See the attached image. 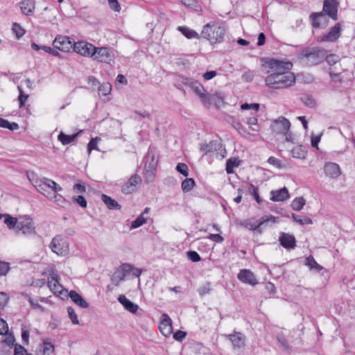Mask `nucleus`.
<instances>
[{
  "label": "nucleus",
  "mask_w": 355,
  "mask_h": 355,
  "mask_svg": "<svg viewBox=\"0 0 355 355\" xmlns=\"http://www.w3.org/2000/svg\"><path fill=\"white\" fill-rule=\"evenodd\" d=\"M266 65L270 70L266 79V85L272 89H283L292 86L295 83V75L290 72L292 62L276 59H269Z\"/></svg>",
  "instance_id": "obj_1"
},
{
  "label": "nucleus",
  "mask_w": 355,
  "mask_h": 355,
  "mask_svg": "<svg viewBox=\"0 0 355 355\" xmlns=\"http://www.w3.org/2000/svg\"><path fill=\"white\" fill-rule=\"evenodd\" d=\"M28 178L34 187L42 194L50 200H52L51 191L58 193L62 191V188L55 181L47 178H39L34 172L28 174Z\"/></svg>",
  "instance_id": "obj_2"
},
{
  "label": "nucleus",
  "mask_w": 355,
  "mask_h": 355,
  "mask_svg": "<svg viewBox=\"0 0 355 355\" xmlns=\"http://www.w3.org/2000/svg\"><path fill=\"white\" fill-rule=\"evenodd\" d=\"M144 180L146 183L153 182L156 176L158 154L154 147L150 146L144 157Z\"/></svg>",
  "instance_id": "obj_3"
},
{
  "label": "nucleus",
  "mask_w": 355,
  "mask_h": 355,
  "mask_svg": "<svg viewBox=\"0 0 355 355\" xmlns=\"http://www.w3.org/2000/svg\"><path fill=\"white\" fill-rule=\"evenodd\" d=\"M226 30L216 22H210L203 26L201 36L211 44L220 43L223 41Z\"/></svg>",
  "instance_id": "obj_4"
},
{
  "label": "nucleus",
  "mask_w": 355,
  "mask_h": 355,
  "mask_svg": "<svg viewBox=\"0 0 355 355\" xmlns=\"http://www.w3.org/2000/svg\"><path fill=\"white\" fill-rule=\"evenodd\" d=\"M326 57V50L323 48L313 47L303 49L299 58L310 65H315L322 62Z\"/></svg>",
  "instance_id": "obj_5"
},
{
  "label": "nucleus",
  "mask_w": 355,
  "mask_h": 355,
  "mask_svg": "<svg viewBox=\"0 0 355 355\" xmlns=\"http://www.w3.org/2000/svg\"><path fill=\"white\" fill-rule=\"evenodd\" d=\"M268 223H276V218L273 216H264L258 222L252 223L251 219H248L241 222L239 225L261 234L263 232L262 227Z\"/></svg>",
  "instance_id": "obj_6"
},
{
  "label": "nucleus",
  "mask_w": 355,
  "mask_h": 355,
  "mask_svg": "<svg viewBox=\"0 0 355 355\" xmlns=\"http://www.w3.org/2000/svg\"><path fill=\"white\" fill-rule=\"evenodd\" d=\"M51 250L60 256H65L69 251L67 239L62 235H56L50 243Z\"/></svg>",
  "instance_id": "obj_7"
},
{
  "label": "nucleus",
  "mask_w": 355,
  "mask_h": 355,
  "mask_svg": "<svg viewBox=\"0 0 355 355\" xmlns=\"http://www.w3.org/2000/svg\"><path fill=\"white\" fill-rule=\"evenodd\" d=\"M17 229L25 236L36 234L35 227L33 219L28 216L19 217Z\"/></svg>",
  "instance_id": "obj_8"
},
{
  "label": "nucleus",
  "mask_w": 355,
  "mask_h": 355,
  "mask_svg": "<svg viewBox=\"0 0 355 355\" xmlns=\"http://www.w3.org/2000/svg\"><path fill=\"white\" fill-rule=\"evenodd\" d=\"M113 57L112 51L107 47H96L92 51V58L101 62H108Z\"/></svg>",
  "instance_id": "obj_9"
},
{
  "label": "nucleus",
  "mask_w": 355,
  "mask_h": 355,
  "mask_svg": "<svg viewBox=\"0 0 355 355\" xmlns=\"http://www.w3.org/2000/svg\"><path fill=\"white\" fill-rule=\"evenodd\" d=\"M180 79L184 85L189 86L201 98L204 99L207 98L206 91L203 85L198 81L184 76H181Z\"/></svg>",
  "instance_id": "obj_10"
},
{
  "label": "nucleus",
  "mask_w": 355,
  "mask_h": 355,
  "mask_svg": "<svg viewBox=\"0 0 355 355\" xmlns=\"http://www.w3.org/2000/svg\"><path fill=\"white\" fill-rule=\"evenodd\" d=\"M53 46L55 49L64 52H69L72 48H73V44H72L69 37L61 35L56 36L53 42Z\"/></svg>",
  "instance_id": "obj_11"
},
{
  "label": "nucleus",
  "mask_w": 355,
  "mask_h": 355,
  "mask_svg": "<svg viewBox=\"0 0 355 355\" xmlns=\"http://www.w3.org/2000/svg\"><path fill=\"white\" fill-rule=\"evenodd\" d=\"M73 49L75 52L81 55L92 58L94 45L85 41H79L73 44Z\"/></svg>",
  "instance_id": "obj_12"
},
{
  "label": "nucleus",
  "mask_w": 355,
  "mask_h": 355,
  "mask_svg": "<svg viewBox=\"0 0 355 355\" xmlns=\"http://www.w3.org/2000/svg\"><path fill=\"white\" fill-rule=\"evenodd\" d=\"M218 150H221V152L225 153V148L223 146L222 143L216 140L211 141L208 144H202L200 146V151L203 153L204 155L216 153Z\"/></svg>",
  "instance_id": "obj_13"
},
{
  "label": "nucleus",
  "mask_w": 355,
  "mask_h": 355,
  "mask_svg": "<svg viewBox=\"0 0 355 355\" xmlns=\"http://www.w3.org/2000/svg\"><path fill=\"white\" fill-rule=\"evenodd\" d=\"M327 15L323 12H313L310 15L311 24L314 28H324L328 24Z\"/></svg>",
  "instance_id": "obj_14"
},
{
  "label": "nucleus",
  "mask_w": 355,
  "mask_h": 355,
  "mask_svg": "<svg viewBox=\"0 0 355 355\" xmlns=\"http://www.w3.org/2000/svg\"><path fill=\"white\" fill-rule=\"evenodd\" d=\"M141 182V178L137 174L132 175L129 180L122 187L121 191L125 194H130L137 190V186Z\"/></svg>",
  "instance_id": "obj_15"
},
{
  "label": "nucleus",
  "mask_w": 355,
  "mask_h": 355,
  "mask_svg": "<svg viewBox=\"0 0 355 355\" xmlns=\"http://www.w3.org/2000/svg\"><path fill=\"white\" fill-rule=\"evenodd\" d=\"M334 20L338 19V2L336 0H324L322 11Z\"/></svg>",
  "instance_id": "obj_16"
},
{
  "label": "nucleus",
  "mask_w": 355,
  "mask_h": 355,
  "mask_svg": "<svg viewBox=\"0 0 355 355\" xmlns=\"http://www.w3.org/2000/svg\"><path fill=\"white\" fill-rule=\"evenodd\" d=\"M323 169L326 177L331 179H337L341 175L340 168L339 165L335 162H326Z\"/></svg>",
  "instance_id": "obj_17"
},
{
  "label": "nucleus",
  "mask_w": 355,
  "mask_h": 355,
  "mask_svg": "<svg viewBox=\"0 0 355 355\" xmlns=\"http://www.w3.org/2000/svg\"><path fill=\"white\" fill-rule=\"evenodd\" d=\"M232 343L234 349H240L245 345V336L241 332L234 331L232 334L225 335Z\"/></svg>",
  "instance_id": "obj_18"
},
{
  "label": "nucleus",
  "mask_w": 355,
  "mask_h": 355,
  "mask_svg": "<svg viewBox=\"0 0 355 355\" xmlns=\"http://www.w3.org/2000/svg\"><path fill=\"white\" fill-rule=\"evenodd\" d=\"M290 121L283 116L275 120L272 125V129L273 132H276L277 134H282L283 132H288V130L290 129Z\"/></svg>",
  "instance_id": "obj_19"
},
{
  "label": "nucleus",
  "mask_w": 355,
  "mask_h": 355,
  "mask_svg": "<svg viewBox=\"0 0 355 355\" xmlns=\"http://www.w3.org/2000/svg\"><path fill=\"white\" fill-rule=\"evenodd\" d=\"M237 278L243 283L255 286L258 281L254 273L248 269H242L237 275Z\"/></svg>",
  "instance_id": "obj_20"
},
{
  "label": "nucleus",
  "mask_w": 355,
  "mask_h": 355,
  "mask_svg": "<svg viewBox=\"0 0 355 355\" xmlns=\"http://www.w3.org/2000/svg\"><path fill=\"white\" fill-rule=\"evenodd\" d=\"M280 245L287 250L294 249L296 246V239L293 234L281 232L279 236Z\"/></svg>",
  "instance_id": "obj_21"
},
{
  "label": "nucleus",
  "mask_w": 355,
  "mask_h": 355,
  "mask_svg": "<svg viewBox=\"0 0 355 355\" xmlns=\"http://www.w3.org/2000/svg\"><path fill=\"white\" fill-rule=\"evenodd\" d=\"M171 324L172 321L169 316L166 313H163L159 325V329L162 335L167 337L171 334L173 330Z\"/></svg>",
  "instance_id": "obj_22"
},
{
  "label": "nucleus",
  "mask_w": 355,
  "mask_h": 355,
  "mask_svg": "<svg viewBox=\"0 0 355 355\" xmlns=\"http://www.w3.org/2000/svg\"><path fill=\"white\" fill-rule=\"evenodd\" d=\"M341 25L337 23L331 27L328 33L324 35L320 41L322 42H335L340 37Z\"/></svg>",
  "instance_id": "obj_23"
},
{
  "label": "nucleus",
  "mask_w": 355,
  "mask_h": 355,
  "mask_svg": "<svg viewBox=\"0 0 355 355\" xmlns=\"http://www.w3.org/2000/svg\"><path fill=\"white\" fill-rule=\"evenodd\" d=\"M47 286L54 293H61L63 288L62 286L59 282V276L54 272L51 274L48 278Z\"/></svg>",
  "instance_id": "obj_24"
},
{
  "label": "nucleus",
  "mask_w": 355,
  "mask_h": 355,
  "mask_svg": "<svg viewBox=\"0 0 355 355\" xmlns=\"http://www.w3.org/2000/svg\"><path fill=\"white\" fill-rule=\"evenodd\" d=\"M270 200L274 202L284 201L290 198L288 189L286 187L279 190L271 191Z\"/></svg>",
  "instance_id": "obj_25"
},
{
  "label": "nucleus",
  "mask_w": 355,
  "mask_h": 355,
  "mask_svg": "<svg viewBox=\"0 0 355 355\" xmlns=\"http://www.w3.org/2000/svg\"><path fill=\"white\" fill-rule=\"evenodd\" d=\"M118 301L123 306L125 310L132 313H135L139 309L137 304L128 300L125 295H119Z\"/></svg>",
  "instance_id": "obj_26"
},
{
  "label": "nucleus",
  "mask_w": 355,
  "mask_h": 355,
  "mask_svg": "<svg viewBox=\"0 0 355 355\" xmlns=\"http://www.w3.org/2000/svg\"><path fill=\"white\" fill-rule=\"evenodd\" d=\"M69 296L76 304L81 308L87 309L89 307V304L76 291H71L69 293Z\"/></svg>",
  "instance_id": "obj_27"
},
{
  "label": "nucleus",
  "mask_w": 355,
  "mask_h": 355,
  "mask_svg": "<svg viewBox=\"0 0 355 355\" xmlns=\"http://www.w3.org/2000/svg\"><path fill=\"white\" fill-rule=\"evenodd\" d=\"M20 9L23 14L31 15L35 10L34 0H23L20 3Z\"/></svg>",
  "instance_id": "obj_28"
},
{
  "label": "nucleus",
  "mask_w": 355,
  "mask_h": 355,
  "mask_svg": "<svg viewBox=\"0 0 355 355\" xmlns=\"http://www.w3.org/2000/svg\"><path fill=\"white\" fill-rule=\"evenodd\" d=\"M82 132V130H80V132H77V133H75V134H73V135H66L64 134V132H61L58 136V139L63 144V145H68L70 143H71L72 141H73L78 136V135L80 133Z\"/></svg>",
  "instance_id": "obj_29"
},
{
  "label": "nucleus",
  "mask_w": 355,
  "mask_h": 355,
  "mask_svg": "<svg viewBox=\"0 0 355 355\" xmlns=\"http://www.w3.org/2000/svg\"><path fill=\"white\" fill-rule=\"evenodd\" d=\"M102 200L109 209L120 210L121 208L117 201L105 194L102 195Z\"/></svg>",
  "instance_id": "obj_30"
},
{
  "label": "nucleus",
  "mask_w": 355,
  "mask_h": 355,
  "mask_svg": "<svg viewBox=\"0 0 355 355\" xmlns=\"http://www.w3.org/2000/svg\"><path fill=\"white\" fill-rule=\"evenodd\" d=\"M178 29L182 33V35H184L188 39H192V38H196L198 39L200 37L199 34L186 26H179Z\"/></svg>",
  "instance_id": "obj_31"
},
{
  "label": "nucleus",
  "mask_w": 355,
  "mask_h": 355,
  "mask_svg": "<svg viewBox=\"0 0 355 355\" xmlns=\"http://www.w3.org/2000/svg\"><path fill=\"white\" fill-rule=\"evenodd\" d=\"M305 265L309 266L311 270H315L318 272L323 270V267L318 264L316 261L314 259L313 257L310 255L306 258Z\"/></svg>",
  "instance_id": "obj_32"
},
{
  "label": "nucleus",
  "mask_w": 355,
  "mask_h": 355,
  "mask_svg": "<svg viewBox=\"0 0 355 355\" xmlns=\"http://www.w3.org/2000/svg\"><path fill=\"white\" fill-rule=\"evenodd\" d=\"M240 161L238 158L231 157L226 162L225 170L227 174H231L234 172L233 168L239 166Z\"/></svg>",
  "instance_id": "obj_33"
},
{
  "label": "nucleus",
  "mask_w": 355,
  "mask_h": 355,
  "mask_svg": "<svg viewBox=\"0 0 355 355\" xmlns=\"http://www.w3.org/2000/svg\"><path fill=\"white\" fill-rule=\"evenodd\" d=\"M52 197V200H53L58 205L65 207L67 205L69 204L68 201L60 194L58 193H53L50 195Z\"/></svg>",
  "instance_id": "obj_34"
},
{
  "label": "nucleus",
  "mask_w": 355,
  "mask_h": 355,
  "mask_svg": "<svg viewBox=\"0 0 355 355\" xmlns=\"http://www.w3.org/2000/svg\"><path fill=\"white\" fill-rule=\"evenodd\" d=\"M19 219L11 216L10 214H5L4 223L9 229L17 227Z\"/></svg>",
  "instance_id": "obj_35"
},
{
  "label": "nucleus",
  "mask_w": 355,
  "mask_h": 355,
  "mask_svg": "<svg viewBox=\"0 0 355 355\" xmlns=\"http://www.w3.org/2000/svg\"><path fill=\"white\" fill-rule=\"evenodd\" d=\"M306 202L303 197L295 198L291 202V207L295 211H300Z\"/></svg>",
  "instance_id": "obj_36"
},
{
  "label": "nucleus",
  "mask_w": 355,
  "mask_h": 355,
  "mask_svg": "<svg viewBox=\"0 0 355 355\" xmlns=\"http://www.w3.org/2000/svg\"><path fill=\"white\" fill-rule=\"evenodd\" d=\"M196 183L193 178H186L182 181L181 187L183 192L187 193L190 191L195 186Z\"/></svg>",
  "instance_id": "obj_37"
},
{
  "label": "nucleus",
  "mask_w": 355,
  "mask_h": 355,
  "mask_svg": "<svg viewBox=\"0 0 355 355\" xmlns=\"http://www.w3.org/2000/svg\"><path fill=\"white\" fill-rule=\"evenodd\" d=\"M293 219L300 225H311L313 223L311 218L307 216L301 217L295 214H292Z\"/></svg>",
  "instance_id": "obj_38"
},
{
  "label": "nucleus",
  "mask_w": 355,
  "mask_h": 355,
  "mask_svg": "<svg viewBox=\"0 0 355 355\" xmlns=\"http://www.w3.org/2000/svg\"><path fill=\"white\" fill-rule=\"evenodd\" d=\"M146 223V218L143 214H140L135 220L131 223V229H135L141 227Z\"/></svg>",
  "instance_id": "obj_39"
},
{
  "label": "nucleus",
  "mask_w": 355,
  "mask_h": 355,
  "mask_svg": "<svg viewBox=\"0 0 355 355\" xmlns=\"http://www.w3.org/2000/svg\"><path fill=\"white\" fill-rule=\"evenodd\" d=\"M12 30L17 39L21 38L26 33L25 30L17 23H13Z\"/></svg>",
  "instance_id": "obj_40"
},
{
  "label": "nucleus",
  "mask_w": 355,
  "mask_h": 355,
  "mask_svg": "<svg viewBox=\"0 0 355 355\" xmlns=\"http://www.w3.org/2000/svg\"><path fill=\"white\" fill-rule=\"evenodd\" d=\"M112 90V86L110 84L106 83H103L102 85H99L98 86V92L99 94H101L103 96L108 95Z\"/></svg>",
  "instance_id": "obj_41"
},
{
  "label": "nucleus",
  "mask_w": 355,
  "mask_h": 355,
  "mask_svg": "<svg viewBox=\"0 0 355 355\" xmlns=\"http://www.w3.org/2000/svg\"><path fill=\"white\" fill-rule=\"evenodd\" d=\"M17 89L19 92V95L18 96V101L19 102V107L21 108L24 105V103L26 101V100L28 99V95L24 93V92L21 86H18Z\"/></svg>",
  "instance_id": "obj_42"
},
{
  "label": "nucleus",
  "mask_w": 355,
  "mask_h": 355,
  "mask_svg": "<svg viewBox=\"0 0 355 355\" xmlns=\"http://www.w3.org/2000/svg\"><path fill=\"white\" fill-rule=\"evenodd\" d=\"M302 101L304 105L310 107H313L315 105V101L313 98L308 94H304L301 98Z\"/></svg>",
  "instance_id": "obj_43"
},
{
  "label": "nucleus",
  "mask_w": 355,
  "mask_h": 355,
  "mask_svg": "<svg viewBox=\"0 0 355 355\" xmlns=\"http://www.w3.org/2000/svg\"><path fill=\"white\" fill-rule=\"evenodd\" d=\"M67 313H68L69 318H70L71 322L73 324H78L79 320L78 318V315L75 312V310L72 307L69 306L67 308Z\"/></svg>",
  "instance_id": "obj_44"
},
{
  "label": "nucleus",
  "mask_w": 355,
  "mask_h": 355,
  "mask_svg": "<svg viewBox=\"0 0 355 355\" xmlns=\"http://www.w3.org/2000/svg\"><path fill=\"white\" fill-rule=\"evenodd\" d=\"M268 163L279 169L283 168L284 167V165L282 164L280 159L272 156L268 159Z\"/></svg>",
  "instance_id": "obj_45"
},
{
  "label": "nucleus",
  "mask_w": 355,
  "mask_h": 355,
  "mask_svg": "<svg viewBox=\"0 0 355 355\" xmlns=\"http://www.w3.org/2000/svg\"><path fill=\"white\" fill-rule=\"evenodd\" d=\"M176 170L184 177H187L189 175V168L187 165L184 163H178L176 166Z\"/></svg>",
  "instance_id": "obj_46"
},
{
  "label": "nucleus",
  "mask_w": 355,
  "mask_h": 355,
  "mask_svg": "<svg viewBox=\"0 0 355 355\" xmlns=\"http://www.w3.org/2000/svg\"><path fill=\"white\" fill-rule=\"evenodd\" d=\"M258 190V187L254 186L253 184H250L249 187V192L254 196L256 202L259 204H261L262 200L259 196Z\"/></svg>",
  "instance_id": "obj_47"
},
{
  "label": "nucleus",
  "mask_w": 355,
  "mask_h": 355,
  "mask_svg": "<svg viewBox=\"0 0 355 355\" xmlns=\"http://www.w3.org/2000/svg\"><path fill=\"white\" fill-rule=\"evenodd\" d=\"M259 103H243L241 105V108L242 110H253L255 113H257L259 109Z\"/></svg>",
  "instance_id": "obj_48"
},
{
  "label": "nucleus",
  "mask_w": 355,
  "mask_h": 355,
  "mask_svg": "<svg viewBox=\"0 0 355 355\" xmlns=\"http://www.w3.org/2000/svg\"><path fill=\"white\" fill-rule=\"evenodd\" d=\"M227 121L229 123H232V126L234 127V129H236L240 133H241V130L243 129V127L242 124L240 122L236 121L234 117L229 116Z\"/></svg>",
  "instance_id": "obj_49"
},
{
  "label": "nucleus",
  "mask_w": 355,
  "mask_h": 355,
  "mask_svg": "<svg viewBox=\"0 0 355 355\" xmlns=\"http://www.w3.org/2000/svg\"><path fill=\"white\" fill-rule=\"evenodd\" d=\"M211 291V283L206 282L205 284L200 286L198 289V293L200 296H203L206 294L209 293Z\"/></svg>",
  "instance_id": "obj_50"
},
{
  "label": "nucleus",
  "mask_w": 355,
  "mask_h": 355,
  "mask_svg": "<svg viewBox=\"0 0 355 355\" xmlns=\"http://www.w3.org/2000/svg\"><path fill=\"white\" fill-rule=\"evenodd\" d=\"M247 123L252 126V130L254 131H258L257 126V119L255 116H251L247 118Z\"/></svg>",
  "instance_id": "obj_51"
},
{
  "label": "nucleus",
  "mask_w": 355,
  "mask_h": 355,
  "mask_svg": "<svg viewBox=\"0 0 355 355\" xmlns=\"http://www.w3.org/2000/svg\"><path fill=\"white\" fill-rule=\"evenodd\" d=\"M8 262L0 261V276H5L10 270Z\"/></svg>",
  "instance_id": "obj_52"
},
{
  "label": "nucleus",
  "mask_w": 355,
  "mask_h": 355,
  "mask_svg": "<svg viewBox=\"0 0 355 355\" xmlns=\"http://www.w3.org/2000/svg\"><path fill=\"white\" fill-rule=\"evenodd\" d=\"M277 340H278V342L281 344V345L285 350L288 351L291 349V347L288 343V341L283 334H279L277 336Z\"/></svg>",
  "instance_id": "obj_53"
},
{
  "label": "nucleus",
  "mask_w": 355,
  "mask_h": 355,
  "mask_svg": "<svg viewBox=\"0 0 355 355\" xmlns=\"http://www.w3.org/2000/svg\"><path fill=\"white\" fill-rule=\"evenodd\" d=\"M305 154H306V153L304 151L302 150L300 147H296L292 150V155H293V157L295 158H298V159L304 158Z\"/></svg>",
  "instance_id": "obj_54"
},
{
  "label": "nucleus",
  "mask_w": 355,
  "mask_h": 355,
  "mask_svg": "<svg viewBox=\"0 0 355 355\" xmlns=\"http://www.w3.org/2000/svg\"><path fill=\"white\" fill-rule=\"evenodd\" d=\"M9 300V296L6 293L0 292V309H3Z\"/></svg>",
  "instance_id": "obj_55"
},
{
  "label": "nucleus",
  "mask_w": 355,
  "mask_h": 355,
  "mask_svg": "<svg viewBox=\"0 0 355 355\" xmlns=\"http://www.w3.org/2000/svg\"><path fill=\"white\" fill-rule=\"evenodd\" d=\"M324 58L329 65H334L339 60L338 56L335 54H330L329 55L326 54V57Z\"/></svg>",
  "instance_id": "obj_56"
},
{
  "label": "nucleus",
  "mask_w": 355,
  "mask_h": 355,
  "mask_svg": "<svg viewBox=\"0 0 355 355\" xmlns=\"http://www.w3.org/2000/svg\"><path fill=\"white\" fill-rule=\"evenodd\" d=\"M98 140H100V139L96 137L92 138L89 141V144H87V151L89 153H90L92 150L97 149V143Z\"/></svg>",
  "instance_id": "obj_57"
},
{
  "label": "nucleus",
  "mask_w": 355,
  "mask_h": 355,
  "mask_svg": "<svg viewBox=\"0 0 355 355\" xmlns=\"http://www.w3.org/2000/svg\"><path fill=\"white\" fill-rule=\"evenodd\" d=\"M187 257L191 261L193 262H198L201 259L200 256L196 251L187 252Z\"/></svg>",
  "instance_id": "obj_58"
},
{
  "label": "nucleus",
  "mask_w": 355,
  "mask_h": 355,
  "mask_svg": "<svg viewBox=\"0 0 355 355\" xmlns=\"http://www.w3.org/2000/svg\"><path fill=\"white\" fill-rule=\"evenodd\" d=\"M53 345L50 342H44L43 352L44 354L49 355L53 351Z\"/></svg>",
  "instance_id": "obj_59"
},
{
  "label": "nucleus",
  "mask_w": 355,
  "mask_h": 355,
  "mask_svg": "<svg viewBox=\"0 0 355 355\" xmlns=\"http://www.w3.org/2000/svg\"><path fill=\"white\" fill-rule=\"evenodd\" d=\"M108 4L111 9L115 12H119L121 6L117 0H108Z\"/></svg>",
  "instance_id": "obj_60"
},
{
  "label": "nucleus",
  "mask_w": 355,
  "mask_h": 355,
  "mask_svg": "<svg viewBox=\"0 0 355 355\" xmlns=\"http://www.w3.org/2000/svg\"><path fill=\"white\" fill-rule=\"evenodd\" d=\"M208 239L218 243H222L224 241L223 237L219 234H210Z\"/></svg>",
  "instance_id": "obj_61"
},
{
  "label": "nucleus",
  "mask_w": 355,
  "mask_h": 355,
  "mask_svg": "<svg viewBox=\"0 0 355 355\" xmlns=\"http://www.w3.org/2000/svg\"><path fill=\"white\" fill-rule=\"evenodd\" d=\"M28 354L27 353L26 349L20 345H17L15 347V355H28Z\"/></svg>",
  "instance_id": "obj_62"
},
{
  "label": "nucleus",
  "mask_w": 355,
  "mask_h": 355,
  "mask_svg": "<svg viewBox=\"0 0 355 355\" xmlns=\"http://www.w3.org/2000/svg\"><path fill=\"white\" fill-rule=\"evenodd\" d=\"M8 331V327L7 322L3 319H0V335L6 334Z\"/></svg>",
  "instance_id": "obj_63"
},
{
  "label": "nucleus",
  "mask_w": 355,
  "mask_h": 355,
  "mask_svg": "<svg viewBox=\"0 0 355 355\" xmlns=\"http://www.w3.org/2000/svg\"><path fill=\"white\" fill-rule=\"evenodd\" d=\"M186 336L187 334L185 331L179 330L174 333L173 338L178 341H182L186 337Z\"/></svg>",
  "instance_id": "obj_64"
}]
</instances>
